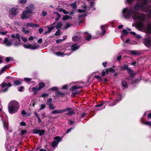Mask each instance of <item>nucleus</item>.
Returning <instances> with one entry per match:
<instances>
[{"instance_id": "0e129e2a", "label": "nucleus", "mask_w": 151, "mask_h": 151, "mask_svg": "<svg viewBox=\"0 0 151 151\" xmlns=\"http://www.w3.org/2000/svg\"><path fill=\"white\" fill-rule=\"evenodd\" d=\"M21 38L24 42H26L27 41V39L26 38H24L23 37H22Z\"/></svg>"}, {"instance_id": "2eb2a0df", "label": "nucleus", "mask_w": 151, "mask_h": 151, "mask_svg": "<svg viewBox=\"0 0 151 151\" xmlns=\"http://www.w3.org/2000/svg\"><path fill=\"white\" fill-rule=\"evenodd\" d=\"M81 38L80 35H76L72 37V40L74 42H80Z\"/></svg>"}, {"instance_id": "09e8293b", "label": "nucleus", "mask_w": 151, "mask_h": 151, "mask_svg": "<svg viewBox=\"0 0 151 151\" xmlns=\"http://www.w3.org/2000/svg\"><path fill=\"white\" fill-rule=\"evenodd\" d=\"M104 104V103H101L96 105L95 106V109H96V107H101L103 106Z\"/></svg>"}, {"instance_id": "c756f323", "label": "nucleus", "mask_w": 151, "mask_h": 151, "mask_svg": "<svg viewBox=\"0 0 151 151\" xmlns=\"http://www.w3.org/2000/svg\"><path fill=\"white\" fill-rule=\"evenodd\" d=\"M130 52L132 54L134 55H138L141 54L140 52H137L136 51H131Z\"/></svg>"}, {"instance_id": "f3484780", "label": "nucleus", "mask_w": 151, "mask_h": 151, "mask_svg": "<svg viewBox=\"0 0 151 151\" xmlns=\"http://www.w3.org/2000/svg\"><path fill=\"white\" fill-rule=\"evenodd\" d=\"M28 27H39V25L37 24H34L33 23H28L27 24Z\"/></svg>"}, {"instance_id": "bf43d9fd", "label": "nucleus", "mask_w": 151, "mask_h": 151, "mask_svg": "<svg viewBox=\"0 0 151 151\" xmlns=\"http://www.w3.org/2000/svg\"><path fill=\"white\" fill-rule=\"evenodd\" d=\"M121 100V99H116L114 101V102H113V105H115L117 102H118L119 101H120Z\"/></svg>"}, {"instance_id": "e433bc0d", "label": "nucleus", "mask_w": 151, "mask_h": 151, "mask_svg": "<svg viewBox=\"0 0 151 151\" xmlns=\"http://www.w3.org/2000/svg\"><path fill=\"white\" fill-rule=\"evenodd\" d=\"M39 47V46L38 45H35L33 46L32 45V47H31V50H35L38 48Z\"/></svg>"}, {"instance_id": "dca6fc26", "label": "nucleus", "mask_w": 151, "mask_h": 151, "mask_svg": "<svg viewBox=\"0 0 151 151\" xmlns=\"http://www.w3.org/2000/svg\"><path fill=\"white\" fill-rule=\"evenodd\" d=\"M132 75H130L129 76L127 77L126 79L128 81H131L132 83V80L134 78V76L136 74L135 73H134V71H133V73H132Z\"/></svg>"}, {"instance_id": "6e6552de", "label": "nucleus", "mask_w": 151, "mask_h": 151, "mask_svg": "<svg viewBox=\"0 0 151 151\" xmlns=\"http://www.w3.org/2000/svg\"><path fill=\"white\" fill-rule=\"evenodd\" d=\"M54 139L56 140V141L54 140L52 142V146L53 147H54L58 145L61 139L59 136H56L54 138Z\"/></svg>"}, {"instance_id": "b1692460", "label": "nucleus", "mask_w": 151, "mask_h": 151, "mask_svg": "<svg viewBox=\"0 0 151 151\" xmlns=\"http://www.w3.org/2000/svg\"><path fill=\"white\" fill-rule=\"evenodd\" d=\"M14 83V85L15 86H19L22 84V82L19 80H16L13 81Z\"/></svg>"}, {"instance_id": "603ef678", "label": "nucleus", "mask_w": 151, "mask_h": 151, "mask_svg": "<svg viewBox=\"0 0 151 151\" xmlns=\"http://www.w3.org/2000/svg\"><path fill=\"white\" fill-rule=\"evenodd\" d=\"M104 25H102L101 26V28L102 30V34H104L106 31V30L104 29Z\"/></svg>"}, {"instance_id": "864d4df0", "label": "nucleus", "mask_w": 151, "mask_h": 151, "mask_svg": "<svg viewBox=\"0 0 151 151\" xmlns=\"http://www.w3.org/2000/svg\"><path fill=\"white\" fill-rule=\"evenodd\" d=\"M122 32L125 35H126L129 33V32L125 29H123Z\"/></svg>"}, {"instance_id": "423d86ee", "label": "nucleus", "mask_w": 151, "mask_h": 151, "mask_svg": "<svg viewBox=\"0 0 151 151\" xmlns=\"http://www.w3.org/2000/svg\"><path fill=\"white\" fill-rule=\"evenodd\" d=\"M120 70H127L128 73L130 75H132V73H133V70L129 67V65L127 64H123V65L119 68Z\"/></svg>"}, {"instance_id": "f257e3e1", "label": "nucleus", "mask_w": 151, "mask_h": 151, "mask_svg": "<svg viewBox=\"0 0 151 151\" xmlns=\"http://www.w3.org/2000/svg\"><path fill=\"white\" fill-rule=\"evenodd\" d=\"M122 13L124 14V17L125 18H129L132 14H134L133 16V19L134 20L136 19H139L140 18V16H137L138 12L136 10H128L127 8H124L122 11Z\"/></svg>"}, {"instance_id": "8fccbe9b", "label": "nucleus", "mask_w": 151, "mask_h": 151, "mask_svg": "<svg viewBox=\"0 0 151 151\" xmlns=\"http://www.w3.org/2000/svg\"><path fill=\"white\" fill-rule=\"evenodd\" d=\"M45 104H42L40 105V110H42L44 109L45 107Z\"/></svg>"}, {"instance_id": "aec40b11", "label": "nucleus", "mask_w": 151, "mask_h": 151, "mask_svg": "<svg viewBox=\"0 0 151 151\" xmlns=\"http://www.w3.org/2000/svg\"><path fill=\"white\" fill-rule=\"evenodd\" d=\"M55 55L58 56H63L65 55H68V53H64L63 52H57L55 53Z\"/></svg>"}, {"instance_id": "a878e982", "label": "nucleus", "mask_w": 151, "mask_h": 151, "mask_svg": "<svg viewBox=\"0 0 151 151\" xmlns=\"http://www.w3.org/2000/svg\"><path fill=\"white\" fill-rule=\"evenodd\" d=\"M109 74L108 69H106L105 70H103L102 72L101 76H104L106 75H108Z\"/></svg>"}, {"instance_id": "4468645a", "label": "nucleus", "mask_w": 151, "mask_h": 151, "mask_svg": "<svg viewBox=\"0 0 151 151\" xmlns=\"http://www.w3.org/2000/svg\"><path fill=\"white\" fill-rule=\"evenodd\" d=\"M144 7V5L142 4H141L137 3L134 6V10H139L141 8H143Z\"/></svg>"}, {"instance_id": "ddd939ff", "label": "nucleus", "mask_w": 151, "mask_h": 151, "mask_svg": "<svg viewBox=\"0 0 151 151\" xmlns=\"http://www.w3.org/2000/svg\"><path fill=\"white\" fill-rule=\"evenodd\" d=\"M84 39L87 41H89L92 37L91 34H89L87 32H86L83 33Z\"/></svg>"}, {"instance_id": "412c9836", "label": "nucleus", "mask_w": 151, "mask_h": 151, "mask_svg": "<svg viewBox=\"0 0 151 151\" xmlns=\"http://www.w3.org/2000/svg\"><path fill=\"white\" fill-rule=\"evenodd\" d=\"M55 94L57 96H59L61 97H64L65 95L64 93L58 91H56Z\"/></svg>"}, {"instance_id": "39448f33", "label": "nucleus", "mask_w": 151, "mask_h": 151, "mask_svg": "<svg viewBox=\"0 0 151 151\" xmlns=\"http://www.w3.org/2000/svg\"><path fill=\"white\" fill-rule=\"evenodd\" d=\"M12 86V85L10 82H9L8 83H6L5 82H3L0 85L1 89V92H5L7 91L8 90L9 88Z\"/></svg>"}, {"instance_id": "ea45409f", "label": "nucleus", "mask_w": 151, "mask_h": 151, "mask_svg": "<svg viewBox=\"0 0 151 151\" xmlns=\"http://www.w3.org/2000/svg\"><path fill=\"white\" fill-rule=\"evenodd\" d=\"M27 0H19L18 2L21 4H25L27 3Z\"/></svg>"}, {"instance_id": "cd10ccee", "label": "nucleus", "mask_w": 151, "mask_h": 151, "mask_svg": "<svg viewBox=\"0 0 151 151\" xmlns=\"http://www.w3.org/2000/svg\"><path fill=\"white\" fill-rule=\"evenodd\" d=\"M70 5L73 8V10H74V9H75V10H76V8L77 7L76 1H75L74 2L70 4Z\"/></svg>"}, {"instance_id": "774afa93", "label": "nucleus", "mask_w": 151, "mask_h": 151, "mask_svg": "<svg viewBox=\"0 0 151 151\" xmlns=\"http://www.w3.org/2000/svg\"><path fill=\"white\" fill-rule=\"evenodd\" d=\"M47 14V12L45 11H43L42 13V15L43 16H45Z\"/></svg>"}, {"instance_id": "4be33fe9", "label": "nucleus", "mask_w": 151, "mask_h": 151, "mask_svg": "<svg viewBox=\"0 0 151 151\" xmlns=\"http://www.w3.org/2000/svg\"><path fill=\"white\" fill-rule=\"evenodd\" d=\"M72 19V17L67 15H64L62 18V19L63 21H65L68 19Z\"/></svg>"}, {"instance_id": "4c0bfd02", "label": "nucleus", "mask_w": 151, "mask_h": 151, "mask_svg": "<svg viewBox=\"0 0 151 151\" xmlns=\"http://www.w3.org/2000/svg\"><path fill=\"white\" fill-rule=\"evenodd\" d=\"M24 47L26 48H30L31 49V47H32V45L29 44L28 45H27L25 44L23 45Z\"/></svg>"}, {"instance_id": "9d476101", "label": "nucleus", "mask_w": 151, "mask_h": 151, "mask_svg": "<svg viewBox=\"0 0 151 151\" xmlns=\"http://www.w3.org/2000/svg\"><path fill=\"white\" fill-rule=\"evenodd\" d=\"M18 13V9L17 8L12 7L10 9L9 13L14 16H15Z\"/></svg>"}, {"instance_id": "7ed1b4c3", "label": "nucleus", "mask_w": 151, "mask_h": 151, "mask_svg": "<svg viewBox=\"0 0 151 151\" xmlns=\"http://www.w3.org/2000/svg\"><path fill=\"white\" fill-rule=\"evenodd\" d=\"M74 109L72 108L69 107L67 108L60 110H55L52 111L51 113L52 114H60L62 112L68 111L66 114L69 115H72L75 114Z\"/></svg>"}, {"instance_id": "2f4dec72", "label": "nucleus", "mask_w": 151, "mask_h": 151, "mask_svg": "<svg viewBox=\"0 0 151 151\" xmlns=\"http://www.w3.org/2000/svg\"><path fill=\"white\" fill-rule=\"evenodd\" d=\"M52 99L51 98H49L47 100L46 104L48 105H51L52 104Z\"/></svg>"}, {"instance_id": "6e6d98bb", "label": "nucleus", "mask_w": 151, "mask_h": 151, "mask_svg": "<svg viewBox=\"0 0 151 151\" xmlns=\"http://www.w3.org/2000/svg\"><path fill=\"white\" fill-rule=\"evenodd\" d=\"M24 80L27 82H29L31 80V78H24Z\"/></svg>"}, {"instance_id": "a19ab883", "label": "nucleus", "mask_w": 151, "mask_h": 151, "mask_svg": "<svg viewBox=\"0 0 151 151\" xmlns=\"http://www.w3.org/2000/svg\"><path fill=\"white\" fill-rule=\"evenodd\" d=\"M58 30L55 33V35L56 36H58L60 35L61 34V32L60 30V29H58Z\"/></svg>"}, {"instance_id": "37998d69", "label": "nucleus", "mask_w": 151, "mask_h": 151, "mask_svg": "<svg viewBox=\"0 0 151 151\" xmlns=\"http://www.w3.org/2000/svg\"><path fill=\"white\" fill-rule=\"evenodd\" d=\"M50 90L51 91H58V88L56 87H53L50 88Z\"/></svg>"}, {"instance_id": "1a4fd4ad", "label": "nucleus", "mask_w": 151, "mask_h": 151, "mask_svg": "<svg viewBox=\"0 0 151 151\" xmlns=\"http://www.w3.org/2000/svg\"><path fill=\"white\" fill-rule=\"evenodd\" d=\"M71 49L72 50L70 52L68 53V55H70L73 51H76L79 49L80 47V46L78 45H77V44L76 43H73V45L71 46Z\"/></svg>"}, {"instance_id": "bb28decb", "label": "nucleus", "mask_w": 151, "mask_h": 151, "mask_svg": "<svg viewBox=\"0 0 151 151\" xmlns=\"http://www.w3.org/2000/svg\"><path fill=\"white\" fill-rule=\"evenodd\" d=\"M32 91H33L34 94H36L37 93V91H40V89H39V88L37 87H33L32 88Z\"/></svg>"}, {"instance_id": "6ab92c4d", "label": "nucleus", "mask_w": 151, "mask_h": 151, "mask_svg": "<svg viewBox=\"0 0 151 151\" xmlns=\"http://www.w3.org/2000/svg\"><path fill=\"white\" fill-rule=\"evenodd\" d=\"M76 90H70L72 91V94H71L72 96L74 97L75 95L80 93V92L78 91H75Z\"/></svg>"}, {"instance_id": "473e14b6", "label": "nucleus", "mask_w": 151, "mask_h": 151, "mask_svg": "<svg viewBox=\"0 0 151 151\" xmlns=\"http://www.w3.org/2000/svg\"><path fill=\"white\" fill-rule=\"evenodd\" d=\"M146 29L148 33H151V25L150 24H148Z\"/></svg>"}, {"instance_id": "7c9ffc66", "label": "nucleus", "mask_w": 151, "mask_h": 151, "mask_svg": "<svg viewBox=\"0 0 151 151\" xmlns=\"http://www.w3.org/2000/svg\"><path fill=\"white\" fill-rule=\"evenodd\" d=\"M62 26V23L61 22H60L57 23V25L56 26V29H59L61 28Z\"/></svg>"}, {"instance_id": "13d9d810", "label": "nucleus", "mask_w": 151, "mask_h": 151, "mask_svg": "<svg viewBox=\"0 0 151 151\" xmlns=\"http://www.w3.org/2000/svg\"><path fill=\"white\" fill-rule=\"evenodd\" d=\"M73 129V127H71L69 129H68L66 130V133H69L71 131V130H72Z\"/></svg>"}, {"instance_id": "a211bd4d", "label": "nucleus", "mask_w": 151, "mask_h": 151, "mask_svg": "<svg viewBox=\"0 0 151 151\" xmlns=\"http://www.w3.org/2000/svg\"><path fill=\"white\" fill-rule=\"evenodd\" d=\"M83 88L82 86H78L77 85L71 86L70 88V90H76L78 89L82 88Z\"/></svg>"}, {"instance_id": "680f3d73", "label": "nucleus", "mask_w": 151, "mask_h": 151, "mask_svg": "<svg viewBox=\"0 0 151 151\" xmlns=\"http://www.w3.org/2000/svg\"><path fill=\"white\" fill-rule=\"evenodd\" d=\"M20 125L21 126H26V124L24 122H22L20 123Z\"/></svg>"}, {"instance_id": "4d7b16f0", "label": "nucleus", "mask_w": 151, "mask_h": 151, "mask_svg": "<svg viewBox=\"0 0 151 151\" xmlns=\"http://www.w3.org/2000/svg\"><path fill=\"white\" fill-rule=\"evenodd\" d=\"M68 85H65L63 86L62 89H67L68 88Z\"/></svg>"}, {"instance_id": "69168bd1", "label": "nucleus", "mask_w": 151, "mask_h": 151, "mask_svg": "<svg viewBox=\"0 0 151 151\" xmlns=\"http://www.w3.org/2000/svg\"><path fill=\"white\" fill-rule=\"evenodd\" d=\"M78 12L79 13L84 12H86V10H82L81 9H79L78 10Z\"/></svg>"}, {"instance_id": "5701e85b", "label": "nucleus", "mask_w": 151, "mask_h": 151, "mask_svg": "<svg viewBox=\"0 0 151 151\" xmlns=\"http://www.w3.org/2000/svg\"><path fill=\"white\" fill-rule=\"evenodd\" d=\"M45 86V83L43 82H40L38 84L39 89L41 90L42 88Z\"/></svg>"}, {"instance_id": "c9c22d12", "label": "nucleus", "mask_w": 151, "mask_h": 151, "mask_svg": "<svg viewBox=\"0 0 151 151\" xmlns=\"http://www.w3.org/2000/svg\"><path fill=\"white\" fill-rule=\"evenodd\" d=\"M107 69H108L109 73L110 72L111 73H114L115 71V69L112 68H108Z\"/></svg>"}, {"instance_id": "f8f14e48", "label": "nucleus", "mask_w": 151, "mask_h": 151, "mask_svg": "<svg viewBox=\"0 0 151 151\" xmlns=\"http://www.w3.org/2000/svg\"><path fill=\"white\" fill-rule=\"evenodd\" d=\"M45 131L44 130H37L34 129L33 133L35 134H38L40 136L43 135L45 133Z\"/></svg>"}, {"instance_id": "3c124183", "label": "nucleus", "mask_w": 151, "mask_h": 151, "mask_svg": "<svg viewBox=\"0 0 151 151\" xmlns=\"http://www.w3.org/2000/svg\"><path fill=\"white\" fill-rule=\"evenodd\" d=\"M55 28V27L51 26L50 27H48L47 29L50 32H51V31L52 30Z\"/></svg>"}, {"instance_id": "c03bdc74", "label": "nucleus", "mask_w": 151, "mask_h": 151, "mask_svg": "<svg viewBox=\"0 0 151 151\" xmlns=\"http://www.w3.org/2000/svg\"><path fill=\"white\" fill-rule=\"evenodd\" d=\"M143 123L147 125H149L151 127V122H148L147 121H146L144 122Z\"/></svg>"}, {"instance_id": "e2e57ef3", "label": "nucleus", "mask_w": 151, "mask_h": 151, "mask_svg": "<svg viewBox=\"0 0 151 151\" xmlns=\"http://www.w3.org/2000/svg\"><path fill=\"white\" fill-rule=\"evenodd\" d=\"M12 58H10L9 57H6V60L7 62H9L10 60H12L11 59Z\"/></svg>"}, {"instance_id": "f704fd0d", "label": "nucleus", "mask_w": 151, "mask_h": 151, "mask_svg": "<svg viewBox=\"0 0 151 151\" xmlns=\"http://www.w3.org/2000/svg\"><path fill=\"white\" fill-rule=\"evenodd\" d=\"M139 80L138 78H136L134 80H132V83H136L139 82Z\"/></svg>"}, {"instance_id": "79ce46f5", "label": "nucleus", "mask_w": 151, "mask_h": 151, "mask_svg": "<svg viewBox=\"0 0 151 151\" xmlns=\"http://www.w3.org/2000/svg\"><path fill=\"white\" fill-rule=\"evenodd\" d=\"M74 122L71 119H68V124L71 126L72 124H73L74 123Z\"/></svg>"}, {"instance_id": "c85d7f7f", "label": "nucleus", "mask_w": 151, "mask_h": 151, "mask_svg": "<svg viewBox=\"0 0 151 151\" xmlns=\"http://www.w3.org/2000/svg\"><path fill=\"white\" fill-rule=\"evenodd\" d=\"M122 84L124 87H125V88L128 87L127 83L126 81H123L122 82Z\"/></svg>"}, {"instance_id": "20e7f679", "label": "nucleus", "mask_w": 151, "mask_h": 151, "mask_svg": "<svg viewBox=\"0 0 151 151\" xmlns=\"http://www.w3.org/2000/svg\"><path fill=\"white\" fill-rule=\"evenodd\" d=\"M34 5L31 4H30L28 7H27L26 10L25 12H23L22 14V19H28L29 18V17L26 15V14H32V11L34 9Z\"/></svg>"}, {"instance_id": "49530a36", "label": "nucleus", "mask_w": 151, "mask_h": 151, "mask_svg": "<svg viewBox=\"0 0 151 151\" xmlns=\"http://www.w3.org/2000/svg\"><path fill=\"white\" fill-rule=\"evenodd\" d=\"M65 40V38L63 39H58L56 40V42L57 44H58L61 42L62 41H63V40Z\"/></svg>"}, {"instance_id": "338daca9", "label": "nucleus", "mask_w": 151, "mask_h": 151, "mask_svg": "<svg viewBox=\"0 0 151 151\" xmlns=\"http://www.w3.org/2000/svg\"><path fill=\"white\" fill-rule=\"evenodd\" d=\"M43 31L44 29L42 28H40L39 29V32L40 34H41Z\"/></svg>"}, {"instance_id": "58836bf2", "label": "nucleus", "mask_w": 151, "mask_h": 151, "mask_svg": "<svg viewBox=\"0 0 151 151\" xmlns=\"http://www.w3.org/2000/svg\"><path fill=\"white\" fill-rule=\"evenodd\" d=\"M22 31L23 33L24 34H27L29 33V31L28 30H26L25 28L24 27H23L22 29Z\"/></svg>"}, {"instance_id": "a18cd8bd", "label": "nucleus", "mask_w": 151, "mask_h": 151, "mask_svg": "<svg viewBox=\"0 0 151 151\" xmlns=\"http://www.w3.org/2000/svg\"><path fill=\"white\" fill-rule=\"evenodd\" d=\"M20 35L18 33H17L16 34V38L18 39L19 42H21V40L20 39Z\"/></svg>"}, {"instance_id": "de8ad7c7", "label": "nucleus", "mask_w": 151, "mask_h": 151, "mask_svg": "<svg viewBox=\"0 0 151 151\" xmlns=\"http://www.w3.org/2000/svg\"><path fill=\"white\" fill-rule=\"evenodd\" d=\"M27 132L26 130H22L20 132L21 135H24Z\"/></svg>"}, {"instance_id": "393cba45", "label": "nucleus", "mask_w": 151, "mask_h": 151, "mask_svg": "<svg viewBox=\"0 0 151 151\" xmlns=\"http://www.w3.org/2000/svg\"><path fill=\"white\" fill-rule=\"evenodd\" d=\"M9 68V65H6L4 67H3L1 69V71H0V72L1 73V74L4 72L6 69L7 68Z\"/></svg>"}, {"instance_id": "052dcab7", "label": "nucleus", "mask_w": 151, "mask_h": 151, "mask_svg": "<svg viewBox=\"0 0 151 151\" xmlns=\"http://www.w3.org/2000/svg\"><path fill=\"white\" fill-rule=\"evenodd\" d=\"M54 14H56L57 16V17L60 18L61 17V15L58 12H54Z\"/></svg>"}, {"instance_id": "f03ea898", "label": "nucleus", "mask_w": 151, "mask_h": 151, "mask_svg": "<svg viewBox=\"0 0 151 151\" xmlns=\"http://www.w3.org/2000/svg\"><path fill=\"white\" fill-rule=\"evenodd\" d=\"M19 108V104L16 101H12L9 104L8 106V111L11 114L16 113Z\"/></svg>"}, {"instance_id": "72a5a7b5", "label": "nucleus", "mask_w": 151, "mask_h": 151, "mask_svg": "<svg viewBox=\"0 0 151 151\" xmlns=\"http://www.w3.org/2000/svg\"><path fill=\"white\" fill-rule=\"evenodd\" d=\"M94 77L95 78L98 80V82L101 81H102V79L101 76L98 75H95Z\"/></svg>"}, {"instance_id": "9b49d317", "label": "nucleus", "mask_w": 151, "mask_h": 151, "mask_svg": "<svg viewBox=\"0 0 151 151\" xmlns=\"http://www.w3.org/2000/svg\"><path fill=\"white\" fill-rule=\"evenodd\" d=\"M144 45L147 47L151 46V37L146 38L144 40Z\"/></svg>"}, {"instance_id": "5fc2aeb1", "label": "nucleus", "mask_w": 151, "mask_h": 151, "mask_svg": "<svg viewBox=\"0 0 151 151\" xmlns=\"http://www.w3.org/2000/svg\"><path fill=\"white\" fill-rule=\"evenodd\" d=\"M129 64L130 65H133L135 66L137 65H138V63L137 64V65L136 62V61H134V62H131L130 63H129Z\"/></svg>"}, {"instance_id": "0eeeda50", "label": "nucleus", "mask_w": 151, "mask_h": 151, "mask_svg": "<svg viewBox=\"0 0 151 151\" xmlns=\"http://www.w3.org/2000/svg\"><path fill=\"white\" fill-rule=\"evenodd\" d=\"M140 18L139 19L140 20V21L136 24L135 26V27L137 28H141L143 27V22L145 21V18L144 17H142L141 16H140Z\"/></svg>"}]
</instances>
